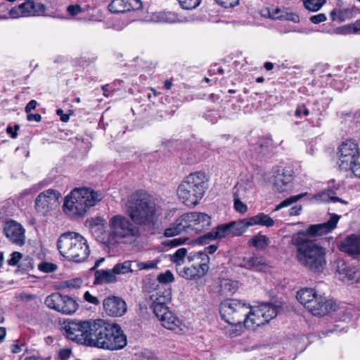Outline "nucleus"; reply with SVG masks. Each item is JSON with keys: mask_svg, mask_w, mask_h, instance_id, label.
Returning <instances> with one entry per match:
<instances>
[{"mask_svg": "<svg viewBox=\"0 0 360 360\" xmlns=\"http://www.w3.org/2000/svg\"><path fill=\"white\" fill-rule=\"evenodd\" d=\"M255 184L252 178H242L234 187L233 194L247 199L253 193Z\"/></svg>", "mask_w": 360, "mask_h": 360, "instance_id": "26", "label": "nucleus"}, {"mask_svg": "<svg viewBox=\"0 0 360 360\" xmlns=\"http://www.w3.org/2000/svg\"><path fill=\"white\" fill-rule=\"evenodd\" d=\"M188 240L187 237H179L167 240L165 242V245L168 247L175 248L179 246L186 242Z\"/></svg>", "mask_w": 360, "mask_h": 360, "instance_id": "48", "label": "nucleus"}, {"mask_svg": "<svg viewBox=\"0 0 360 360\" xmlns=\"http://www.w3.org/2000/svg\"><path fill=\"white\" fill-rule=\"evenodd\" d=\"M327 20V17L324 13H319L309 17V20L314 24L323 22Z\"/></svg>", "mask_w": 360, "mask_h": 360, "instance_id": "55", "label": "nucleus"}, {"mask_svg": "<svg viewBox=\"0 0 360 360\" xmlns=\"http://www.w3.org/2000/svg\"><path fill=\"white\" fill-rule=\"evenodd\" d=\"M45 304L50 309L66 315L73 314L78 309L79 304L73 298L54 292L46 297Z\"/></svg>", "mask_w": 360, "mask_h": 360, "instance_id": "13", "label": "nucleus"}, {"mask_svg": "<svg viewBox=\"0 0 360 360\" xmlns=\"http://www.w3.org/2000/svg\"><path fill=\"white\" fill-rule=\"evenodd\" d=\"M306 9L310 11H319L326 3V0H303Z\"/></svg>", "mask_w": 360, "mask_h": 360, "instance_id": "42", "label": "nucleus"}, {"mask_svg": "<svg viewBox=\"0 0 360 360\" xmlns=\"http://www.w3.org/2000/svg\"><path fill=\"white\" fill-rule=\"evenodd\" d=\"M103 308L107 314L110 316H121L127 311V304L119 297L111 296L104 299Z\"/></svg>", "mask_w": 360, "mask_h": 360, "instance_id": "20", "label": "nucleus"}, {"mask_svg": "<svg viewBox=\"0 0 360 360\" xmlns=\"http://www.w3.org/2000/svg\"><path fill=\"white\" fill-rule=\"evenodd\" d=\"M96 320L65 321L63 325V335L77 343L91 346Z\"/></svg>", "mask_w": 360, "mask_h": 360, "instance_id": "9", "label": "nucleus"}, {"mask_svg": "<svg viewBox=\"0 0 360 360\" xmlns=\"http://www.w3.org/2000/svg\"><path fill=\"white\" fill-rule=\"evenodd\" d=\"M108 8L112 13H124L131 10L141 9L142 2L141 0H112Z\"/></svg>", "mask_w": 360, "mask_h": 360, "instance_id": "22", "label": "nucleus"}, {"mask_svg": "<svg viewBox=\"0 0 360 360\" xmlns=\"http://www.w3.org/2000/svg\"><path fill=\"white\" fill-rule=\"evenodd\" d=\"M82 282L80 278H76L65 281V285L70 288H77L80 286Z\"/></svg>", "mask_w": 360, "mask_h": 360, "instance_id": "61", "label": "nucleus"}, {"mask_svg": "<svg viewBox=\"0 0 360 360\" xmlns=\"http://www.w3.org/2000/svg\"><path fill=\"white\" fill-rule=\"evenodd\" d=\"M158 262L148 261V262H137L136 266L139 270H150L157 268Z\"/></svg>", "mask_w": 360, "mask_h": 360, "instance_id": "47", "label": "nucleus"}, {"mask_svg": "<svg viewBox=\"0 0 360 360\" xmlns=\"http://www.w3.org/2000/svg\"><path fill=\"white\" fill-rule=\"evenodd\" d=\"M340 249L349 255H360V236H348L341 242Z\"/></svg>", "mask_w": 360, "mask_h": 360, "instance_id": "25", "label": "nucleus"}, {"mask_svg": "<svg viewBox=\"0 0 360 360\" xmlns=\"http://www.w3.org/2000/svg\"><path fill=\"white\" fill-rule=\"evenodd\" d=\"M231 236H240L243 234L251 226L248 218L239 221H233L229 222Z\"/></svg>", "mask_w": 360, "mask_h": 360, "instance_id": "30", "label": "nucleus"}, {"mask_svg": "<svg viewBox=\"0 0 360 360\" xmlns=\"http://www.w3.org/2000/svg\"><path fill=\"white\" fill-rule=\"evenodd\" d=\"M251 269L259 268L264 264V259L257 255L250 257Z\"/></svg>", "mask_w": 360, "mask_h": 360, "instance_id": "52", "label": "nucleus"}, {"mask_svg": "<svg viewBox=\"0 0 360 360\" xmlns=\"http://www.w3.org/2000/svg\"><path fill=\"white\" fill-rule=\"evenodd\" d=\"M155 17L157 21L164 23H176L182 22L176 13L170 11L160 12L156 14Z\"/></svg>", "mask_w": 360, "mask_h": 360, "instance_id": "35", "label": "nucleus"}, {"mask_svg": "<svg viewBox=\"0 0 360 360\" xmlns=\"http://www.w3.org/2000/svg\"><path fill=\"white\" fill-rule=\"evenodd\" d=\"M188 231L195 233L207 229L211 226V217L203 212H192L186 213Z\"/></svg>", "mask_w": 360, "mask_h": 360, "instance_id": "16", "label": "nucleus"}, {"mask_svg": "<svg viewBox=\"0 0 360 360\" xmlns=\"http://www.w3.org/2000/svg\"><path fill=\"white\" fill-rule=\"evenodd\" d=\"M216 233L215 236L217 239H221L227 236H231V228L229 223L223 224L214 228Z\"/></svg>", "mask_w": 360, "mask_h": 360, "instance_id": "41", "label": "nucleus"}, {"mask_svg": "<svg viewBox=\"0 0 360 360\" xmlns=\"http://www.w3.org/2000/svg\"><path fill=\"white\" fill-rule=\"evenodd\" d=\"M354 10L352 8L333 9L330 14L333 21L343 22L354 16Z\"/></svg>", "mask_w": 360, "mask_h": 360, "instance_id": "32", "label": "nucleus"}, {"mask_svg": "<svg viewBox=\"0 0 360 360\" xmlns=\"http://www.w3.org/2000/svg\"><path fill=\"white\" fill-rule=\"evenodd\" d=\"M72 351L69 348H62L58 351V355L60 360H68L70 359Z\"/></svg>", "mask_w": 360, "mask_h": 360, "instance_id": "54", "label": "nucleus"}, {"mask_svg": "<svg viewBox=\"0 0 360 360\" xmlns=\"http://www.w3.org/2000/svg\"><path fill=\"white\" fill-rule=\"evenodd\" d=\"M311 200L313 202H318V203L330 202L329 198H328V194L327 193V190L325 189V190L314 195L313 197L311 198Z\"/></svg>", "mask_w": 360, "mask_h": 360, "instance_id": "46", "label": "nucleus"}, {"mask_svg": "<svg viewBox=\"0 0 360 360\" xmlns=\"http://www.w3.org/2000/svg\"><path fill=\"white\" fill-rule=\"evenodd\" d=\"M336 272L339 279L343 282L353 283L360 280V271L342 259L336 262Z\"/></svg>", "mask_w": 360, "mask_h": 360, "instance_id": "18", "label": "nucleus"}, {"mask_svg": "<svg viewBox=\"0 0 360 360\" xmlns=\"http://www.w3.org/2000/svg\"><path fill=\"white\" fill-rule=\"evenodd\" d=\"M221 290L231 295L235 293L238 288V283L231 279H222L220 283Z\"/></svg>", "mask_w": 360, "mask_h": 360, "instance_id": "39", "label": "nucleus"}, {"mask_svg": "<svg viewBox=\"0 0 360 360\" xmlns=\"http://www.w3.org/2000/svg\"><path fill=\"white\" fill-rule=\"evenodd\" d=\"M257 150L259 153L262 155L268 154L272 148V140L269 138H260L257 143Z\"/></svg>", "mask_w": 360, "mask_h": 360, "instance_id": "37", "label": "nucleus"}, {"mask_svg": "<svg viewBox=\"0 0 360 360\" xmlns=\"http://www.w3.org/2000/svg\"><path fill=\"white\" fill-rule=\"evenodd\" d=\"M94 283L96 284L112 283L117 281L116 274L113 271V268L107 270H97L94 274Z\"/></svg>", "mask_w": 360, "mask_h": 360, "instance_id": "28", "label": "nucleus"}, {"mask_svg": "<svg viewBox=\"0 0 360 360\" xmlns=\"http://www.w3.org/2000/svg\"><path fill=\"white\" fill-rule=\"evenodd\" d=\"M61 194L56 190L47 189L40 193L35 200V209L39 213L45 214L59 205Z\"/></svg>", "mask_w": 360, "mask_h": 360, "instance_id": "14", "label": "nucleus"}, {"mask_svg": "<svg viewBox=\"0 0 360 360\" xmlns=\"http://www.w3.org/2000/svg\"><path fill=\"white\" fill-rule=\"evenodd\" d=\"M160 312V314H155V316L164 328L173 330L176 333H181L186 331V326L181 319L169 309Z\"/></svg>", "mask_w": 360, "mask_h": 360, "instance_id": "17", "label": "nucleus"}, {"mask_svg": "<svg viewBox=\"0 0 360 360\" xmlns=\"http://www.w3.org/2000/svg\"><path fill=\"white\" fill-rule=\"evenodd\" d=\"M193 257L200 259V262L190 266L176 267V272L185 279L196 281L205 276L208 272L210 257L201 252L196 253Z\"/></svg>", "mask_w": 360, "mask_h": 360, "instance_id": "12", "label": "nucleus"}, {"mask_svg": "<svg viewBox=\"0 0 360 360\" xmlns=\"http://www.w3.org/2000/svg\"><path fill=\"white\" fill-rule=\"evenodd\" d=\"M182 231L189 232L186 213L181 215L171 226L165 230L166 237H172L181 233Z\"/></svg>", "mask_w": 360, "mask_h": 360, "instance_id": "27", "label": "nucleus"}, {"mask_svg": "<svg viewBox=\"0 0 360 360\" xmlns=\"http://www.w3.org/2000/svg\"><path fill=\"white\" fill-rule=\"evenodd\" d=\"M207 179L201 172L191 173L184 178L177 188L179 199L188 207H195L207 188Z\"/></svg>", "mask_w": 360, "mask_h": 360, "instance_id": "7", "label": "nucleus"}, {"mask_svg": "<svg viewBox=\"0 0 360 360\" xmlns=\"http://www.w3.org/2000/svg\"><path fill=\"white\" fill-rule=\"evenodd\" d=\"M216 233L214 229H213L211 231H209L204 234L203 236L198 238L196 239V242L200 244H207L211 240H217V238L215 236Z\"/></svg>", "mask_w": 360, "mask_h": 360, "instance_id": "44", "label": "nucleus"}, {"mask_svg": "<svg viewBox=\"0 0 360 360\" xmlns=\"http://www.w3.org/2000/svg\"><path fill=\"white\" fill-rule=\"evenodd\" d=\"M187 254V249L181 248L178 249L173 255H170V260L176 264V268L181 266L184 262Z\"/></svg>", "mask_w": 360, "mask_h": 360, "instance_id": "38", "label": "nucleus"}, {"mask_svg": "<svg viewBox=\"0 0 360 360\" xmlns=\"http://www.w3.org/2000/svg\"><path fill=\"white\" fill-rule=\"evenodd\" d=\"M302 114L305 116H307L309 114V111L304 104L299 105L295 112V115L297 117H300Z\"/></svg>", "mask_w": 360, "mask_h": 360, "instance_id": "60", "label": "nucleus"}, {"mask_svg": "<svg viewBox=\"0 0 360 360\" xmlns=\"http://www.w3.org/2000/svg\"><path fill=\"white\" fill-rule=\"evenodd\" d=\"M102 199L101 192L89 188H75L65 198L63 211L72 218L82 217Z\"/></svg>", "mask_w": 360, "mask_h": 360, "instance_id": "5", "label": "nucleus"}, {"mask_svg": "<svg viewBox=\"0 0 360 360\" xmlns=\"http://www.w3.org/2000/svg\"><path fill=\"white\" fill-rule=\"evenodd\" d=\"M9 15L11 18H18L22 16V4L18 6L13 7L9 11Z\"/></svg>", "mask_w": 360, "mask_h": 360, "instance_id": "50", "label": "nucleus"}, {"mask_svg": "<svg viewBox=\"0 0 360 360\" xmlns=\"http://www.w3.org/2000/svg\"><path fill=\"white\" fill-rule=\"evenodd\" d=\"M327 190V193L328 194V198H329V201H331L333 202H341L344 205H347L348 204V202L345 200H342L337 196H335V190L334 189H326Z\"/></svg>", "mask_w": 360, "mask_h": 360, "instance_id": "51", "label": "nucleus"}, {"mask_svg": "<svg viewBox=\"0 0 360 360\" xmlns=\"http://www.w3.org/2000/svg\"><path fill=\"white\" fill-rule=\"evenodd\" d=\"M44 11V5L39 0H25L24 2V16L40 15Z\"/></svg>", "mask_w": 360, "mask_h": 360, "instance_id": "29", "label": "nucleus"}, {"mask_svg": "<svg viewBox=\"0 0 360 360\" xmlns=\"http://www.w3.org/2000/svg\"><path fill=\"white\" fill-rule=\"evenodd\" d=\"M338 157L340 169L351 171L360 178V152L356 142L350 140L343 142L338 148Z\"/></svg>", "mask_w": 360, "mask_h": 360, "instance_id": "11", "label": "nucleus"}, {"mask_svg": "<svg viewBox=\"0 0 360 360\" xmlns=\"http://www.w3.org/2000/svg\"><path fill=\"white\" fill-rule=\"evenodd\" d=\"M94 328L91 347L114 351L127 345V336L117 323H108L102 319H96Z\"/></svg>", "mask_w": 360, "mask_h": 360, "instance_id": "3", "label": "nucleus"}, {"mask_svg": "<svg viewBox=\"0 0 360 360\" xmlns=\"http://www.w3.org/2000/svg\"><path fill=\"white\" fill-rule=\"evenodd\" d=\"M308 193H302L296 195L290 196L288 198L285 199L281 202H280L274 209V211H278L282 208L286 207L292 205V203L296 202L297 201L301 200L302 198L307 196Z\"/></svg>", "mask_w": 360, "mask_h": 360, "instance_id": "40", "label": "nucleus"}, {"mask_svg": "<svg viewBox=\"0 0 360 360\" xmlns=\"http://www.w3.org/2000/svg\"><path fill=\"white\" fill-rule=\"evenodd\" d=\"M38 269L45 273H51L57 269V266L53 263L44 262L38 264Z\"/></svg>", "mask_w": 360, "mask_h": 360, "instance_id": "49", "label": "nucleus"}, {"mask_svg": "<svg viewBox=\"0 0 360 360\" xmlns=\"http://www.w3.org/2000/svg\"><path fill=\"white\" fill-rule=\"evenodd\" d=\"M248 219L251 226L258 225L271 227L274 225V220L263 212L258 213L255 216L248 217Z\"/></svg>", "mask_w": 360, "mask_h": 360, "instance_id": "31", "label": "nucleus"}, {"mask_svg": "<svg viewBox=\"0 0 360 360\" xmlns=\"http://www.w3.org/2000/svg\"><path fill=\"white\" fill-rule=\"evenodd\" d=\"M108 231L103 243L109 248L122 244H130L141 236L140 229L128 217L115 214L108 221Z\"/></svg>", "mask_w": 360, "mask_h": 360, "instance_id": "4", "label": "nucleus"}, {"mask_svg": "<svg viewBox=\"0 0 360 360\" xmlns=\"http://www.w3.org/2000/svg\"><path fill=\"white\" fill-rule=\"evenodd\" d=\"M39 249V245L37 242H34L33 245L29 243L27 245V252H29V255L27 256L28 259L30 256H34L37 255V250Z\"/></svg>", "mask_w": 360, "mask_h": 360, "instance_id": "58", "label": "nucleus"}, {"mask_svg": "<svg viewBox=\"0 0 360 360\" xmlns=\"http://www.w3.org/2000/svg\"><path fill=\"white\" fill-rule=\"evenodd\" d=\"M260 311L264 314V317L267 319V323L274 317L276 316L278 312V307L273 305L270 303H263L257 306Z\"/></svg>", "mask_w": 360, "mask_h": 360, "instance_id": "33", "label": "nucleus"}, {"mask_svg": "<svg viewBox=\"0 0 360 360\" xmlns=\"http://www.w3.org/2000/svg\"><path fill=\"white\" fill-rule=\"evenodd\" d=\"M161 207L156 200L144 191L131 194L126 202V212L130 219L139 226H152L161 215Z\"/></svg>", "mask_w": 360, "mask_h": 360, "instance_id": "1", "label": "nucleus"}, {"mask_svg": "<svg viewBox=\"0 0 360 360\" xmlns=\"http://www.w3.org/2000/svg\"><path fill=\"white\" fill-rule=\"evenodd\" d=\"M250 312L245 319V326L254 330L256 327L267 323V319L264 317V314L260 311L258 307H252L250 305Z\"/></svg>", "mask_w": 360, "mask_h": 360, "instance_id": "24", "label": "nucleus"}, {"mask_svg": "<svg viewBox=\"0 0 360 360\" xmlns=\"http://www.w3.org/2000/svg\"><path fill=\"white\" fill-rule=\"evenodd\" d=\"M57 248L63 257L76 263L84 262L90 254L87 240L76 232L69 231L60 235Z\"/></svg>", "mask_w": 360, "mask_h": 360, "instance_id": "6", "label": "nucleus"}, {"mask_svg": "<svg viewBox=\"0 0 360 360\" xmlns=\"http://www.w3.org/2000/svg\"><path fill=\"white\" fill-rule=\"evenodd\" d=\"M340 217L336 214H331L330 219L322 224L310 225L305 231L297 233L295 237L307 238V236L316 237L326 234L336 228Z\"/></svg>", "mask_w": 360, "mask_h": 360, "instance_id": "15", "label": "nucleus"}, {"mask_svg": "<svg viewBox=\"0 0 360 360\" xmlns=\"http://www.w3.org/2000/svg\"><path fill=\"white\" fill-rule=\"evenodd\" d=\"M67 11L70 15L74 16L78 15L79 13L82 12V8L78 4L70 5L67 8Z\"/></svg>", "mask_w": 360, "mask_h": 360, "instance_id": "59", "label": "nucleus"}, {"mask_svg": "<svg viewBox=\"0 0 360 360\" xmlns=\"http://www.w3.org/2000/svg\"><path fill=\"white\" fill-rule=\"evenodd\" d=\"M293 176L290 170L277 172L274 176V188L281 193H288L293 189Z\"/></svg>", "mask_w": 360, "mask_h": 360, "instance_id": "21", "label": "nucleus"}, {"mask_svg": "<svg viewBox=\"0 0 360 360\" xmlns=\"http://www.w3.org/2000/svg\"><path fill=\"white\" fill-rule=\"evenodd\" d=\"M84 299L86 302L94 304H99V301L97 299V297L93 296L89 291L85 292V293L84 294Z\"/></svg>", "mask_w": 360, "mask_h": 360, "instance_id": "62", "label": "nucleus"}, {"mask_svg": "<svg viewBox=\"0 0 360 360\" xmlns=\"http://www.w3.org/2000/svg\"><path fill=\"white\" fill-rule=\"evenodd\" d=\"M241 196L233 194V207L235 210L240 214H245L248 211V206L243 203Z\"/></svg>", "mask_w": 360, "mask_h": 360, "instance_id": "43", "label": "nucleus"}, {"mask_svg": "<svg viewBox=\"0 0 360 360\" xmlns=\"http://www.w3.org/2000/svg\"><path fill=\"white\" fill-rule=\"evenodd\" d=\"M219 314L223 320L231 326L245 325L250 304L238 299H225L219 304Z\"/></svg>", "mask_w": 360, "mask_h": 360, "instance_id": "10", "label": "nucleus"}, {"mask_svg": "<svg viewBox=\"0 0 360 360\" xmlns=\"http://www.w3.org/2000/svg\"><path fill=\"white\" fill-rule=\"evenodd\" d=\"M248 243L256 249L262 250L267 248L270 240L266 236L259 233L250 240Z\"/></svg>", "mask_w": 360, "mask_h": 360, "instance_id": "34", "label": "nucleus"}, {"mask_svg": "<svg viewBox=\"0 0 360 360\" xmlns=\"http://www.w3.org/2000/svg\"><path fill=\"white\" fill-rule=\"evenodd\" d=\"M158 280L162 283H170L174 281V276L169 271H167L165 274L159 275Z\"/></svg>", "mask_w": 360, "mask_h": 360, "instance_id": "56", "label": "nucleus"}, {"mask_svg": "<svg viewBox=\"0 0 360 360\" xmlns=\"http://www.w3.org/2000/svg\"><path fill=\"white\" fill-rule=\"evenodd\" d=\"M4 233L13 243L22 245V228L21 224L13 220H9L4 224Z\"/></svg>", "mask_w": 360, "mask_h": 360, "instance_id": "23", "label": "nucleus"}, {"mask_svg": "<svg viewBox=\"0 0 360 360\" xmlns=\"http://www.w3.org/2000/svg\"><path fill=\"white\" fill-rule=\"evenodd\" d=\"M132 263L133 262L130 260L117 263L113 266V271L116 275L131 273L133 271Z\"/></svg>", "mask_w": 360, "mask_h": 360, "instance_id": "36", "label": "nucleus"}, {"mask_svg": "<svg viewBox=\"0 0 360 360\" xmlns=\"http://www.w3.org/2000/svg\"><path fill=\"white\" fill-rule=\"evenodd\" d=\"M295 259L307 271L320 274L326 267L327 250L314 240L294 237Z\"/></svg>", "mask_w": 360, "mask_h": 360, "instance_id": "2", "label": "nucleus"}, {"mask_svg": "<svg viewBox=\"0 0 360 360\" xmlns=\"http://www.w3.org/2000/svg\"><path fill=\"white\" fill-rule=\"evenodd\" d=\"M350 30L349 32L350 33H357L360 31V19L356 20L351 27H349Z\"/></svg>", "mask_w": 360, "mask_h": 360, "instance_id": "64", "label": "nucleus"}, {"mask_svg": "<svg viewBox=\"0 0 360 360\" xmlns=\"http://www.w3.org/2000/svg\"><path fill=\"white\" fill-rule=\"evenodd\" d=\"M181 7L184 9L191 10L197 8L201 0H178Z\"/></svg>", "mask_w": 360, "mask_h": 360, "instance_id": "45", "label": "nucleus"}, {"mask_svg": "<svg viewBox=\"0 0 360 360\" xmlns=\"http://www.w3.org/2000/svg\"><path fill=\"white\" fill-rule=\"evenodd\" d=\"M240 0H217V2L224 8H231L239 4Z\"/></svg>", "mask_w": 360, "mask_h": 360, "instance_id": "57", "label": "nucleus"}, {"mask_svg": "<svg viewBox=\"0 0 360 360\" xmlns=\"http://www.w3.org/2000/svg\"><path fill=\"white\" fill-rule=\"evenodd\" d=\"M297 300L314 316H323L336 310V303L318 295L314 288H304L297 292Z\"/></svg>", "mask_w": 360, "mask_h": 360, "instance_id": "8", "label": "nucleus"}, {"mask_svg": "<svg viewBox=\"0 0 360 360\" xmlns=\"http://www.w3.org/2000/svg\"><path fill=\"white\" fill-rule=\"evenodd\" d=\"M171 297L170 289H158L150 295V299L155 314H160V312L168 309L167 304L170 302Z\"/></svg>", "mask_w": 360, "mask_h": 360, "instance_id": "19", "label": "nucleus"}, {"mask_svg": "<svg viewBox=\"0 0 360 360\" xmlns=\"http://www.w3.org/2000/svg\"><path fill=\"white\" fill-rule=\"evenodd\" d=\"M302 210V207L301 205H295L292 207L289 210L290 216H297L299 215Z\"/></svg>", "mask_w": 360, "mask_h": 360, "instance_id": "63", "label": "nucleus"}, {"mask_svg": "<svg viewBox=\"0 0 360 360\" xmlns=\"http://www.w3.org/2000/svg\"><path fill=\"white\" fill-rule=\"evenodd\" d=\"M22 258V254L19 252H13L11 254V258L8 259V264L10 266H15Z\"/></svg>", "mask_w": 360, "mask_h": 360, "instance_id": "53", "label": "nucleus"}]
</instances>
